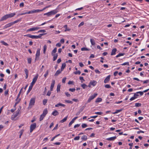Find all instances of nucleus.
<instances>
[{"label":"nucleus","instance_id":"obj_1","mask_svg":"<svg viewBox=\"0 0 149 149\" xmlns=\"http://www.w3.org/2000/svg\"><path fill=\"white\" fill-rule=\"evenodd\" d=\"M48 111L46 109H45L43 111L42 113L40 115L39 120L41 121L43 120L44 118L45 117L46 115L47 114Z\"/></svg>","mask_w":149,"mask_h":149},{"label":"nucleus","instance_id":"obj_2","mask_svg":"<svg viewBox=\"0 0 149 149\" xmlns=\"http://www.w3.org/2000/svg\"><path fill=\"white\" fill-rule=\"evenodd\" d=\"M58 12V11L56 9L53 10L49 12L45 13L44 15H46L48 16L54 15L56 13Z\"/></svg>","mask_w":149,"mask_h":149},{"label":"nucleus","instance_id":"obj_3","mask_svg":"<svg viewBox=\"0 0 149 149\" xmlns=\"http://www.w3.org/2000/svg\"><path fill=\"white\" fill-rule=\"evenodd\" d=\"M21 108H18L16 111L15 113H14L11 116V119L12 120H14L15 118L18 116L20 113V111Z\"/></svg>","mask_w":149,"mask_h":149},{"label":"nucleus","instance_id":"obj_4","mask_svg":"<svg viewBox=\"0 0 149 149\" xmlns=\"http://www.w3.org/2000/svg\"><path fill=\"white\" fill-rule=\"evenodd\" d=\"M35 98H33L31 99L29 104V108H31L34 104Z\"/></svg>","mask_w":149,"mask_h":149},{"label":"nucleus","instance_id":"obj_5","mask_svg":"<svg viewBox=\"0 0 149 149\" xmlns=\"http://www.w3.org/2000/svg\"><path fill=\"white\" fill-rule=\"evenodd\" d=\"M97 93H95L93 95L90 96L87 100V102H91V100L93 99L95 97L97 96Z\"/></svg>","mask_w":149,"mask_h":149},{"label":"nucleus","instance_id":"obj_6","mask_svg":"<svg viewBox=\"0 0 149 149\" xmlns=\"http://www.w3.org/2000/svg\"><path fill=\"white\" fill-rule=\"evenodd\" d=\"M36 123H34L31 124L30 127V132H31L33 130L36 128Z\"/></svg>","mask_w":149,"mask_h":149},{"label":"nucleus","instance_id":"obj_7","mask_svg":"<svg viewBox=\"0 0 149 149\" xmlns=\"http://www.w3.org/2000/svg\"><path fill=\"white\" fill-rule=\"evenodd\" d=\"M37 12V10H31L28 12H27L25 13H22L20 14L19 15H22L27 14L33 13Z\"/></svg>","mask_w":149,"mask_h":149},{"label":"nucleus","instance_id":"obj_8","mask_svg":"<svg viewBox=\"0 0 149 149\" xmlns=\"http://www.w3.org/2000/svg\"><path fill=\"white\" fill-rule=\"evenodd\" d=\"M24 36L28 37L30 38H32L33 39L37 38V36L31 35L30 34H27L26 35H24Z\"/></svg>","mask_w":149,"mask_h":149},{"label":"nucleus","instance_id":"obj_9","mask_svg":"<svg viewBox=\"0 0 149 149\" xmlns=\"http://www.w3.org/2000/svg\"><path fill=\"white\" fill-rule=\"evenodd\" d=\"M78 117H75L72 119V120L69 123L68 125L69 127H70L72 124L74 123L75 120Z\"/></svg>","mask_w":149,"mask_h":149},{"label":"nucleus","instance_id":"obj_10","mask_svg":"<svg viewBox=\"0 0 149 149\" xmlns=\"http://www.w3.org/2000/svg\"><path fill=\"white\" fill-rule=\"evenodd\" d=\"M110 75L108 76L105 79L104 81V82L105 83H107L110 80Z\"/></svg>","mask_w":149,"mask_h":149},{"label":"nucleus","instance_id":"obj_11","mask_svg":"<svg viewBox=\"0 0 149 149\" xmlns=\"http://www.w3.org/2000/svg\"><path fill=\"white\" fill-rule=\"evenodd\" d=\"M55 83V81L54 80H53L52 81V83L51 84L50 86V91H53V88L54 87V85Z\"/></svg>","mask_w":149,"mask_h":149},{"label":"nucleus","instance_id":"obj_12","mask_svg":"<svg viewBox=\"0 0 149 149\" xmlns=\"http://www.w3.org/2000/svg\"><path fill=\"white\" fill-rule=\"evenodd\" d=\"M8 18V16L7 14V15H5L3 16L1 18V19L0 20V21H2L3 20H6V19H7Z\"/></svg>","mask_w":149,"mask_h":149},{"label":"nucleus","instance_id":"obj_13","mask_svg":"<svg viewBox=\"0 0 149 149\" xmlns=\"http://www.w3.org/2000/svg\"><path fill=\"white\" fill-rule=\"evenodd\" d=\"M16 14L15 13H11L10 14H7V15L8 17V18H11L14 17L15 15Z\"/></svg>","mask_w":149,"mask_h":149},{"label":"nucleus","instance_id":"obj_14","mask_svg":"<svg viewBox=\"0 0 149 149\" xmlns=\"http://www.w3.org/2000/svg\"><path fill=\"white\" fill-rule=\"evenodd\" d=\"M52 114L53 116H56L59 114V113L57 110H55L52 112Z\"/></svg>","mask_w":149,"mask_h":149},{"label":"nucleus","instance_id":"obj_15","mask_svg":"<svg viewBox=\"0 0 149 149\" xmlns=\"http://www.w3.org/2000/svg\"><path fill=\"white\" fill-rule=\"evenodd\" d=\"M117 51V49L116 48H114L111 51V55H115L116 54V52Z\"/></svg>","mask_w":149,"mask_h":149},{"label":"nucleus","instance_id":"obj_16","mask_svg":"<svg viewBox=\"0 0 149 149\" xmlns=\"http://www.w3.org/2000/svg\"><path fill=\"white\" fill-rule=\"evenodd\" d=\"M37 29V27H33L30 28L27 30V32L31 31H34Z\"/></svg>","mask_w":149,"mask_h":149},{"label":"nucleus","instance_id":"obj_17","mask_svg":"<svg viewBox=\"0 0 149 149\" xmlns=\"http://www.w3.org/2000/svg\"><path fill=\"white\" fill-rule=\"evenodd\" d=\"M97 83V82L94 80L91 81L90 82V84H91L92 86H95L96 85Z\"/></svg>","mask_w":149,"mask_h":149},{"label":"nucleus","instance_id":"obj_18","mask_svg":"<svg viewBox=\"0 0 149 149\" xmlns=\"http://www.w3.org/2000/svg\"><path fill=\"white\" fill-rule=\"evenodd\" d=\"M61 106L63 107H65V105L64 104H61L60 103H59L58 104H56L55 105V107H58Z\"/></svg>","mask_w":149,"mask_h":149},{"label":"nucleus","instance_id":"obj_19","mask_svg":"<svg viewBox=\"0 0 149 149\" xmlns=\"http://www.w3.org/2000/svg\"><path fill=\"white\" fill-rule=\"evenodd\" d=\"M62 71L61 70H57L55 73L54 76H57L59 74L61 73Z\"/></svg>","mask_w":149,"mask_h":149},{"label":"nucleus","instance_id":"obj_20","mask_svg":"<svg viewBox=\"0 0 149 149\" xmlns=\"http://www.w3.org/2000/svg\"><path fill=\"white\" fill-rule=\"evenodd\" d=\"M116 136L112 137L109 138H107L106 139L109 141H113L116 139Z\"/></svg>","mask_w":149,"mask_h":149},{"label":"nucleus","instance_id":"obj_21","mask_svg":"<svg viewBox=\"0 0 149 149\" xmlns=\"http://www.w3.org/2000/svg\"><path fill=\"white\" fill-rule=\"evenodd\" d=\"M90 42L91 43L92 45L93 46H94L95 45V41L94 39H90Z\"/></svg>","mask_w":149,"mask_h":149},{"label":"nucleus","instance_id":"obj_22","mask_svg":"<svg viewBox=\"0 0 149 149\" xmlns=\"http://www.w3.org/2000/svg\"><path fill=\"white\" fill-rule=\"evenodd\" d=\"M68 116H66L63 119L61 120L60 121V122L61 123H63L65 122L66 120L68 118Z\"/></svg>","mask_w":149,"mask_h":149},{"label":"nucleus","instance_id":"obj_23","mask_svg":"<svg viewBox=\"0 0 149 149\" xmlns=\"http://www.w3.org/2000/svg\"><path fill=\"white\" fill-rule=\"evenodd\" d=\"M50 7V6H46L45 7H44V8H43L42 9V10H39V9H38V12H41V11H42L44 10H45L46 8H48L49 7Z\"/></svg>","mask_w":149,"mask_h":149},{"label":"nucleus","instance_id":"obj_24","mask_svg":"<svg viewBox=\"0 0 149 149\" xmlns=\"http://www.w3.org/2000/svg\"><path fill=\"white\" fill-rule=\"evenodd\" d=\"M102 101V99L101 98L98 97L97 98L95 101V102L97 103L100 102Z\"/></svg>","mask_w":149,"mask_h":149},{"label":"nucleus","instance_id":"obj_25","mask_svg":"<svg viewBox=\"0 0 149 149\" xmlns=\"http://www.w3.org/2000/svg\"><path fill=\"white\" fill-rule=\"evenodd\" d=\"M61 88V85L60 84H58L57 86V92L60 91Z\"/></svg>","mask_w":149,"mask_h":149},{"label":"nucleus","instance_id":"obj_26","mask_svg":"<svg viewBox=\"0 0 149 149\" xmlns=\"http://www.w3.org/2000/svg\"><path fill=\"white\" fill-rule=\"evenodd\" d=\"M66 66V64L65 63H63L61 67V70L63 71Z\"/></svg>","mask_w":149,"mask_h":149},{"label":"nucleus","instance_id":"obj_27","mask_svg":"<svg viewBox=\"0 0 149 149\" xmlns=\"http://www.w3.org/2000/svg\"><path fill=\"white\" fill-rule=\"evenodd\" d=\"M81 139L83 140H86L87 139V136L86 135H83L81 137Z\"/></svg>","mask_w":149,"mask_h":149},{"label":"nucleus","instance_id":"obj_28","mask_svg":"<svg viewBox=\"0 0 149 149\" xmlns=\"http://www.w3.org/2000/svg\"><path fill=\"white\" fill-rule=\"evenodd\" d=\"M37 79V75H36L35 77L33 79L32 81V82H33L34 83H35L36 82Z\"/></svg>","mask_w":149,"mask_h":149},{"label":"nucleus","instance_id":"obj_29","mask_svg":"<svg viewBox=\"0 0 149 149\" xmlns=\"http://www.w3.org/2000/svg\"><path fill=\"white\" fill-rule=\"evenodd\" d=\"M21 99L20 98H19V97H17L16 99H15L16 104H18L20 101Z\"/></svg>","mask_w":149,"mask_h":149},{"label":"nucleus","instance_id":"obj_30","mask_svg":"<svg viewBox=\"0 0 149 149\" xmlns=\"http://www.w3.org/2000/svg\"><path fill=\"white\" fill-rule=\"evenodd\" d=\"M54 57H53V61H55L57 59L58 57V55L56 54H55L54 55H53Z\"/></svg>","mask_w":149,"mask_h":149},{"label":"nucleus","instance_id":"obj_31","mask_svg":"<svg viewBox=\"0 0 149 149\" xmlns=\"http://www.w3.org/2000/svg\"><path fill=\"white\" fill-rule=\"evenodd\" d=\"M124 54H125L124 53H119L116 56V58H118L119 57L123 56Z\"/></svg>","mask_w":149,"mask_h":149},{"label":"nucleus","instance_id":"obj_32","mask_svg":"<svg viewBox=\"0 0 149 149\" xmlns=\"http://www.w3.org/2000/svg\"><path fill=\"white\" fill-rule=\"evenodd\" d=\"M64 27L65 29V31H69L70 30V29H68V26H67V25H65L64 26Z\"/></svg>","mask_w":149,"mask_h":149},{"label":"nucleus","instance_id":"obj_33","mask_svg":"<svg viewBox=\"0 0 149 149\" xmlns=\"http://www.w3.org/2000/svg\"><path fill=\"white\" fill-rule=\"evenodd\" d=\"M81 86L84 89L86 88V87H87V85L84 84H81Z\"/></svg>","mask_w":149,"mask_h":149},{"label":"nucleus","instance_id":"obj_34","mask_svg":"<svg viewBox=\"0 0 149 149\" xmlns=\"http://www.w3.org/2000/svg\"><path fill=\"white\" fill-rule=\"evenodd\" d=\"M122 111V109H119V110H116V111L114 112H113L112 113L113 114H116L117 113H118Z\"/></svg>","mask_w":149,"mask_h":149},{"label":"nucleus","instance_id":"obj_35","mask_svg":"<svg viewBox=\"0 0 149 149\" xmlns=\"http://www.w3.org/2000/svg\"><path fill=\"white\" fill-rule=\"evenodd\" d=\"M46 34L47 33H43V34H39V35H38V38H40L42 36L46 35Z\"/></svg>","mask_w":149,"mask_h":149},{"label":"nucleus","instance_id":"obj_36","mask_svg":"<svg viewBox=\"0 0 149 149\" xmlns=\"http://www.w3.org/2000/svg\"><path fill=\"white\" fill-rule=\"evenodd\" d=\"M24 132V130H21L19 132V133L20 134L19 135V138H21V136L22 135V134H23V133Z\"/></svg>","mask_w":149,"mask_h":149},{"label":"nucleus","instance_id":"obj_37","mask_svg":"<svg viewBox=\"0 0 149 149\" xmlns=\"http://www.w3.org/2000/svg\"><path fill=\"white\" fill-rule=\"evenodd\" d=\"M1 42L2 43L3 45L6 46H8V44H7L6 43L3 41H1Z\"/></svg>","mask_w":149,"mask_h":149},{"label":"nucleus","instance_id":"obj_38","mask_svg":"<svg viewBox=\"0 0 149 149\" xmlns=\"http://www.w3.org/2000/svg\"><path fill=\"white\" fill-rule=\"evenodd\" d=\"M46 31L44 30H40L38 31V33H45Z\"/></svg>","mask_w":149,"mask_h":149},{"label":"nucleus","instance_id":"obj_39","mask_svg":"<svg viewBox=\"0 0 149 149\" xmlns=\"http://www.w3.org/2000/svg\"><path fill=\"white\" fill-rule=\"evenodd\" d=\"M21 19H17L15 21H14V22H12L13 23V24H15V23H17V22H19V21H21Z\"/></svg>","mask_w":149,"mask_h":149},{"label":"nucleus","instance_id":"obj_40","mask_svg":"<svg viewBox=\"0 0 149 149\" xmlns=\"http://www.w3.org/2000/svg\"><path fill=\"white\" fill-rule=\"evenodd\" d=\"M141 105V103H135V106L136 107H140Z\"/></svg>","mask_w":149,"mask_h":149},{"label":"nucleus","instance_id":"obj_41","mask_svg":"<svg viewBox=\"0 0 149 149\" xmlns=\"http://www.w3.org/2000/svg\"><path fill=\"white\" fill-rule=\"evenodd\" d=\"M57 51V49L56 48H55L53 50L52 52V54L53 55V53H55Z\"/></svg>","mask_w":149,"mask_h":149},{"label":"nucleus","instance_id":"obj_42","mask_svg":"<svg viewBox=\"0 0 149 149\" xmlns=\"http://www.w3.org/2000/svg\"><path fill=\"white\" fill-rule=\"evenodd\" d=\"M81 126L83 128H85L87 127V125L85 123H83L81 125Z\"/></svg>","mask_w":149,"mask_h":149},{"label":"nucleus","instance_id":"obj_43","mask_svg":"<svg viewBox=\"0 0 149 149\" xmlns=\"http://www.w3.org/2000/svg\"><path fill=\"white\" fill-rule=\"evenodd\" d=\"M47 48V47L46 45H45L44 46V48H43V53L44 54Z\"/></svg>","mask_w":149,"mask_h":149},{"label":"nucleus","instance_id":"obj_44","mask_svg":"<svg viewBox=\"0 0 149 149\" xmlns=\"http://www.w3.org/2000/svg\"><path fill=\"white\" fill-rule=\"evenodd\" d=\"M65 102H67V103H68L72 104L73 103V102L72 101L69 100H65Z\"/></svg>","mask_w":149,"mask_h":149},{"label":"nucleus","instance_id":"obj_45","mask_svg":"<svg viewBox=\"0 0 149 149\" xmlns=\"http://www.w3.org/2000/svg\"><path fill=\"white\" fill-rule=\"evenodd\" d=\"M95 114L99 115H101L103 113H102V112L100 111V112H95Z\"/></svg>","mask_w":149,"mask_h":149},{"label":"nucleus","instance_id":"obj_46","mask_svg":"<svg viewBox=\"0 0 149 149\" xmlns=\"http://www.w3.org/2000/svg\"><path fill=\"white\" fill-rule=\"evenodd\" d=\"M47 102V100L44 99L43 101V103L44 105H45Z\"/></svg>","mask_w":149,"mask_h":149},{"label":"nucleus","instance_id":"obj_47","mask_svg":"<svg viewBox=\"0 0 149 149\" xmlns=\"http://www.w3.org/2000/svg\"><path fill=\"white\" fill-rule=\"evenodd\" d=\"M81 72L79 71H77L75 72H74V73L75 74H81Z\"/></svg>","mask_w":149,"mask_h":149},{"label":"nucleus","instance_id":"obj_48","mask_svg":"<svg viewBox=\"0 0 149 149\" xmlns=\"http://www.w3.org/2000/svg\"><path fill=\"white\" fill-rule=\"evenodd\" d=\"M75 90V88H71L69 89V91L72 92H74Z\"/></svg>","mask_w":149,"mask_h":149},{"label":"nucleus","instance_id":"obj_49","mask_svg":"<svg viewBox=\"0 0 149 149\" xmlns=\"http://www.w3.org/2000/svg\"><path fill=\"white\" fill-rule=\"evenodd\" d=\"M81 50L82 51H87V50H88V49L87 48H85V47H83L81 49Z\"/></svg>","mask_w":149,"mask_h":149},{"label":"nucleus","instance_id":"obj_50","mask_svg":"<svg viewBox=\"0 0 149 149\" xmlns=\"http://www.w3.org/2000/svg\"><path fill=\"white\" fill-rule=\"evenodd\" d=\"M104 86L107 88H111V86L109 84H106Z\"/></svg>","mask_w":149,"mask_h":149},{"label":"nucleus","instance_id":"obj_51","mask_svg":"<svg viewBox=\"0 0 149 149\" xmlns=\"http://www.w3.org/2000/svg\"><path fill=\"white\" fill-rule=\"evenodd\" d=\"M121 65H129V63L128 62H125V63H123V64H121Z\"/></svg>","mask_w":149,"mask_h":149},{"label":"nucleus","instance_id":"obj_52","mask_svg":"<svg viewBox=\"0 0 149 149\" xmlns=\"http://www.w3.org/2000/svg\"><path fill=\"white\" fill-rule=\"evenodd\" d=\"M80 137L79 136H77L75 137L74 138V140H78L79 139Z\"/></svg>","mask_w":149,"mask_h":149},{"label":"nucleus","instance_id":"obj_53","mask_svg":"<svg viewBox=\"0 0 149 149\" xmlns=\"http://www.w3.org/2000/svg\"><path fill=\"white\" fill-rule=\"evenodd\" d=\"M13 25L12 22L9 23L7 24V25L9 27L11 26L12 25Z\"/></svg>","mask_w":149,"mask_h":149},{"label":"nucleus","instance_id":"obj_54","mask_svg":"<svg viewBox=\"0 0 149 149\" xmlns=\"http://www.w3.org/2000/svg\"><path fill=\"white\" fill-rule=\"evenodd\" d=\"M139 93H137V92L135 93H134V96L135 97V98H137V97L139 96L138 94Z\"/></svg>","mask_w":149,"mask_h":149},{"label":"nucleus","instance_id":"obj_55","mask_svg":"<svg viewBox=\"0 0 149 149\" xmlns=\"http://www.w3.org/2000/svg\"><path fill=\"white\" fill-rule=\"evenodd\" d=\"M80 124H77L75 125L74 126V128H76L77 127H79L80 126Z\"/></svg>","mask_w":149,"mask_h":149},{"label":"nucleus","instance_id":"obj_56","mask_svg":"<svg viewBox=\"0 0 149 149\" xmlns=\"http://www.w3.org/2000/svg\"><path fill=\"white\" fill-rule=\"evenodd\" d=\"M31 58H29L28 59V62L29 63H31Z\"/></svg>","mask_w":149,"mask_h":149},{"label":"nucleus","instance_id":"obj_57","mask_svg":"<svg viewBox=\"0 0 149 149\" xmlns=\"http://www.w3.org/2000/svg\"><path fill=\"white\" fill-rule=\"evenodd\" d=\"M84 22H81L79 25L78 26L79 27H80L83 25H84Z\"/></svg>","mask_w":149,"mask_h":149},{"label":"nucleus","instance_id":"obj_58","mask_svg":"<svg viewBox=\"0 0 149 149\" xmlns=\"http://www.w3.org/2000/svg\"><path fill=\"white\" fill-rule=\"evenodd\" d=\"M66 79V77H64L63 79H62L63 83H65Z\"/></svg>","mask_w":149,"mask_h":149},{"label":"nucleus","instance_id":"obj_59","mask_svg":"<svg viewBox=\"0 0 149 149\" xmlns=\"http://www.w3.org/2000/svg\"><path fill=\"white\" fill-rule=\"evenodd\" d=\"M66 95L68 97H70L71 96L70 94L68 93V92H66L65 93Z\"/></svg>","mask_w":149,"mask_h":149},{"label":"nucleus","instance_id":"obj_60","mask_svg":"<svg viewBox=\"0 0 149 149\" xmlns=\"http://www.w3.org/2000/svg\"><path fill=\"white\" fill-rule=\"evenodd\" d=\"M143 91H139L137 92V93H139L141 96L142 95H143Z\"/></svg>","mask_w":149,"mask_h":149},{"label":"nucleus","instance_id":"obj_61","mask_svg":"<svg viewBox=\"0 0 149 149\" xmlns=\"http://www.w3.org/2000/svg\"><path fill=\"white\" fill-rule=\"evenodd\" d=\"M24 71H25V73L26 74H29V73H28V70H27V69H24Z\"/></svg>","mask_w":149,"mask_h":149},{"label":"nucleus","instance_id":"obj_62","mask_svg":"<svg viewBox=\"0 0 149 149\" xmlns=\"http://www.w3.org/2000/svg\"><path fill=\"white\" fill-rule=\"evenodd\" d=\"M129 145L130 146V149H131L132 148V146L133 145V143H129Z\"/></svg>","mask_w":149,"mask_h":149},{"label":"nucleus","instance_id":"obj_63","mask_svg":"<svg viewBox=\"0 0 149 149\" xmlns=\"http://www.w3.org/2000/svg\"><path fill=\"white\" fill-rule=\"evenodd\" d=\"M64 42V39L63 38L61 39L60 40V42L62 44Z\"/></svg>","mask_w":149,"mask_h":149},{"label":"nucleus","instance_id":"obj_64","mask_svg":"<svg viewBox=\"0 0 149 149\" xmlns=\"http://www.w3.org/2000/svg\"><path fill=\"white\" fill-rule=\"evenodd\" d=\"M95 72L96 73H98V74H100L101 73L97 69L95 70Z\"/></svg>","mask_w":149,"mask_h":149}]
</instances>
